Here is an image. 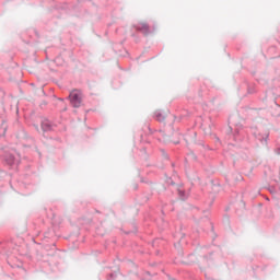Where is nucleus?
Returning a JSON list of instances; mask_svg holds the SVG:
<instances>
[{
	"instance_id": "f257e3e1",
	"label": "nucleus",
	"mask_w": 280,
	"mask_h": 280,
	"mask_svg": "<svg viewBox=\"0 0 280 280\" xmlns=\"http://www.w3.org/2000/svg\"><path fill=\"white\" fill-rule=\"evenodd\" d=\"M69 100L73 108H80L82 106V92L80 90H73L69 94Z\"/></svg>"
},
{
	"instance_id": "f03ea898",
	"label": "nucleus",
	"mask_w": 280,
	"mask_h": 280,
	"mask_svg": "<svg viewBox=\"0 0 280 280\" xmlns=\"http://www.w3.org/2000/svg\"><path fill=\"white\" fill-rule=\"evenodd\" d=\"M136 30L144 34V36H148V34H150V26L148 25V23H139L138 25H136Z\"/></svg>"
},
{
	"instance_id": "7ed1b4c3",
	"label": "nucleus",
	"mask_w": 280,
	"mask_h": 280,
	"mask_svg": "<svg viewBox=\"0 0 280 280\" xmlns=\"http://www.w3.org/2000/svg\"><path fill=\"white\" fill-rule=\"evenodd\" d=\"M4 161L8 165H16L19 163V158L13 154H7Z\"/></svg>"
},
{
	"instance_id": "20e7f679",
	"label": "nucleus",
	"mask_w": 280,
	"mask_h": 280,
	"mask_svg": "<svg viewBox=\"0 0 280 280\" xmlns=\"http://www.w3.org/2000/svg\"><path fill=\"white\" fill-rule=\"evenodd\" d=\"M52 126H51V122L49 120H44L42 122V130L44 132H49V130H51Z\"/></svg>"
},
{
	"instance_id": "39448f33",
	"label": "nucleus",
	"mask_w": 280,
	"mask_h": 280,
	"mask_svg": "<svg viewBox=\"0 0 280 280\" xmlns=\"http://www.w3.org/2000/svg\"><path fill=\"white\" fill-rule=\"evenodd\" d=\"M154 118L156 119V121H165V115H163L161 110H156L154 113Z\"/></svg>"
},
{
	"instance_id": "423d86ee",
	"label": "nucleus",
	"mask_w": 280,
	"mask_h": 280,
	"mask_svg": "<svg viewBox=\"0 0 280 280\" xmlns=\"http://www.w3.org/2000/svg\"><path fill=\"white\" fill-rule=\"evenodd\" d=\"M178 196L180 200H187V195L185 194L184 190H178Z\"/></svg>"
},
{
	"instance_id": "0eeeda50",
	"label": "nucleus",
	"mask_w": 280,
	"mask_h": 280,
	"mask_svg": "<svg viewBox=\"0 0 280 280\" xmlns=\"http://www.w3.org/2000/svg\"><path fill=\"white\" fill-rule=\"evenodd\" d=\"M276 154L280 155V148L276 149Z\"/></svg>"
},
{
	"instance_id": "6e6552de",
	"label": "nucleus",
	"mask_w": 280,
	"mask_h": 280,
	"mask_svg": "<svg viewBox=\"0 0 280 280\" xmlns=\"http://www.w3.org/2000/svg\"><path fill=\"white\" fill-rule=\"evenodd\" d=\"M110 277H112V278H114V277H115V275H113V273H112V275H110Z\"/></svg>"
},
{
	"instance_id": "1a4fd4ad",
	"label": "nucleus",
	"mask_w": 280,
	"mask_h": 280,
	"mask_svg": "<svg viewBox=\"0 0 280 280\" xmlns=\"http://www.w3.org/2000/svg\"><path fill=\"white\" fill-rule=\"evenodd\" d=\"M108 280H113V278H109Z\"/></svg>"
}]
</instances>
